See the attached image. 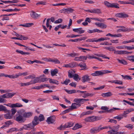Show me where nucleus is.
Here are the masks:
<instances>
[{"label":"nucleus","instance_id":"obj_1","mask_svg":"<svg viewBox=\"0 0 134 134\" xmlns=\"http://www.w3.org/2000/svg\"><path fill=\"white\" fill-rule=\"evenodd\" d=\"M25 112V110L24 109H22L18 111V114L16 116L15 120L19 122H23L25 120L23 117L22 116L23 115V113Z\"/></svg>","mask_w":134,"mask_h":134},{"label":"nucleus","instance_id":"obj_2","mask_svg":"<svg viewBox=\"0 0 134 134\" xmlns=\"http://www.w3.org/2000/svg\"><path fill=\"white\" fill-rule=\"evenodd\" d=\"M102 118V117H101L93 116L86 118L84 120L86 122H92L100 120Z\"/></svg>","mask_w":134,"mask_h":134},{"label":"nucleus","instance_id":"obj_3","mask_svg":"<svg viewBox=\"0 0 134 134\" xmlns=\"http://www.w3.org/2000/svg\"><path fill=\"white\" fill-rule=\"evenodd\" d=\"M101 126L98 127L93 128L90 130L91 133H95L99 132L101 130L104 129H106L108 128L107 126L101 127Z\"/></svg>","mask_w":134,"mask_h":134},{"label":"nucleus","instance_id":"obj_4","mask_svg":"<svg viewBox=\"0 0 134 134\" xmlns=\"http://www.w3.org/2000/svg\"><path fill=\"white\" fill-rule=\"evenodd\" d=\"M104 5L108 7L115 8H119L118 4L115 3H111L107 1H104Z\"/></svg>","mask_w":134,"mask_h":134},{"label":"nucleus","instance_id":"obj_5","mask_svg":"<svg viewBox=\"0 0 134 134\" xmlns=\"http://www.w3.org/2000/svg\"><path fill=\"white\" fill-rule=\"evenodd\" d=\"M114 53L116 55H125L131 54L132 52H129L126 51H116L115 49L114 51Z\"/></svg>","mask_w":134,"mask_h":134},{"label":"nucleus","instance_id":"obj_6","mask_svg":"<svg viewBox=\"0 0 134 134\" xmlns=\"http://www.w3.org/2000/svg\"><path fill=\"white\" fill-rule=\"evenodd\" d=\"M56 117L55 116L48 117L46 120V122L49 124H54L56 120Z\"/></svg>","mask_w":134,"mask_h":134},{"label":"nucleus","instance_id":"obj_7","mask_svg":"<svg viewBox=\"0 0 134 134\" xmlns=\"http://www.w3.org/2000/svg\"><path fill=\"white\" fill-rule=\"evenodd\" d=\"M39 123L38 117L35 116L32 123H30L33 128H34L36 125H37Z\"/></svg>","mask_w":134,"mask_h":134},{"label":"nucleus","instance_id":"obj_8","mask_svg":"<svg viewBox=\"0 0 134 134\" xmlns=\"http://www.w3.org/2000/svg\"><path fill=\"white\" fill-rule=\"evenodd\" d=\"M8 111H5V113H7L4 115V116L5 119H10L12 118L13 116L10 113V111L9 110H8Z\"/></svg>","mask_w":134,"mask_h":134},{"label":"nucleus","instance_id":"obj_9","mask_svg":"<svg viewBox=\"0 0 134 134\" xmlns=\"http://www.w3.org/2000/svg\"><path fill=\"white\" fill-rule=\"evenodd\" d=\"M31 16L33 19H37L38 18L40 17V15L38 14L35 12L32 11L30 13Z\"/></svg>","mask_w":134,"mask_h":134},{"label":"nucleus","instance_id":"obj_10","mask_svg":"<svg viewBox=\"0 0 134 134\" xmlns=\"http://www.w3.org/2000/svg\"><path fill=\"white\" fill-rule=\"evenodd\" d=\"M16 93H7L2 95V96L4 98H12Z\"/></svg>","mask_w":134,"mask_h":134},{"label":"nucleus","instance_id":"obj_11","mask_svg":"<svg viewBox=\"0 0 134 134\" xmlns=\"http://www.w3.org/2000/svg\"><path fill=\"white\" fill-rule=\"evenodd\" d=\"M33 80H31L30 82L31 85L35 84L36 83L40 82V78L37 77L35 78Z\"/></svg>","mask_w":134,"mask_h":134},{"label":"nucleus","instance_id":"obj_12","mask_svg":"<svg viewBox=\"0 0 134 134\" xmlns=\"http://www.w3.org/2000/svg\"><path fill=\"white\" fill-rule=\"evenodd\" d=\"M73 31L75 32H77L79 34H81L84 32L85 31L82 30V28L81 27L79 28L73 29Z\"/></svg>","mask_w":134,"mask_h":134},{"label":"nucleus","instance_id":"obj_13","mask_svg":"<svg viewBox=\"0 0 134 134\" xmlns=\"http://www.w3.org/2000/svg\"><path fill=\"white\" fill-rule=\"evenodd\" d=\"M78 66H79L81 68V70H87L88 68L87 67L85 63L81 62L79 65L78 64Z\"/></svg>","mask_w":134,"mask_h":134},{"label":"nucleus","instance_id":"obj_14","mask_svg":"<svg viewBox=\"0 0 134 134\" xmlns=\"http://www.w3.org/2000/svg\"><path fill=\"white\" fill-rule=\"evenodd\" d=\"M23 115L24 117L25 118H29L32 116L33 113L32 112H25L23 113Z\"/></svg>","mask_w":134,"mask_h":134},{"label":"nucleus","instance_id":"obj_15","mask_svg":"<svg viewBox=\"0 0 134 134\" xmlns=\"http://www.w3.org/2000/svg\"><path fill=\"white\" fill-rule=\"evenodd\" d=\"M11 108H14V107H23V105L19 103H16L15 104H12L9 106Z\"/></svg>","mask_w":134,"mask_h":134},{"label":"nucleus","instance_id":"obj_16","mask_svg":"<svg viewBox=\"0 0 134 134\" xmlns=\"http://www.w3.org/2000/svg\"><path fill=\"white\" fill-rule=\"evenodd\" d=\"M90 80L89 76L87 75H85L82 77V81L84 83L86 82L90 81Z\"/></svg>","mask_w":134,"mask_h":134},{"label":"nucleus","instance_id":"obj_17","mask_svg":"<svg viewBox=\"0 0 134 134\" xmlns=\"http://www.w3.org/2000/svg\"><path fill=\"white\" fill-rule=\"evenodd\" d=\"M88 99H84L83 98H76L75 99L74 101V102H81L82 103H83L84 102L86 101L89 100Z\"/></svg>","mask_w":134,"mask_h":134},{"label":"nucleus","instance_id":"obj_18","mask_svg":"<svg viewBox=\"0 0 134 134\" xmlns=\"http://www.w3.org/2000/svg\"><path fill=\"white\" fill-rule=\"evenodd\" d=\"M109 82H111V83H114L116 84H118L120 85H122L123 82L122 81L119 80H114L111 81H108Z\"/></svg>","mask_w":134,"mask_h":134},{"label":"nucleus","instance_id":"obj_19","mask_svg":"<svg viewBox=\"0 0 134 134\" xmlns=\"http://www.w3.org/2000/svg\"><path fill=\"white\" fill-rule=\"evenodd\" d=\"M74 125V123L72 122H70L66 123L64 125V127L65 128L71 127Z\"/></svg>","mask_w":134,"mask_h":134},{"label":"nucleus","instance_id":"obj_20","mask_svg":"<svg viewBox=\"0 0 134 134\" xmlns=\"http://www.w3.org/2000/svg\"><path fill=\"white\" fill-rule=\"evenodd\" d=\"M23 128L25 130H29L31 129L32 128H33L31 125L30 123L27 125H24L23 126Z\"/></svg>","mask_w":134,"mask_h":134},{"label":"nucleus","instance_id":"obj_21","mask_svg":"<svg viewBox=\"0 0 134 134\" xmlns=\"http://www.w3.org/2000/svg\"><path fill=\"white\" fill-rule=\"evenodd\" d=\"M18 83L20 85V86L21 87L28 86L31 85L30 81L26 83Z\"/></svg>","mask_w":134,"mask_h":134},{"label":"nucleus","instance_id":"obj_22","mask_svg":"<svg viewBox=\"0 0 134 134\" xmlns=\"http://www.w3.org/2000/svg\"><path fill=\"white\" fill-rule=\"evenodd\" d=\"M82 125H80L79 124H76L74 127L72 128V129L74 130H77L79 128H80L82 127Z\"/></svg>","mask_w":134,"mask_h":134},{"label":"nucleus","instance_id":"obj_23","mask_svg":"<svg viewBox=\"0 0 134 134\" xmlns=\"http://www.w3.org/2000/svg\"><path fill=\"white\" fill-rule=\"evenodd\" d=\"M58 72V70L57 69H55L53 70H52L51 73L52 76H53L55 75Z\"/></svg>","mask_w":134,"mask_h":134},{"label":"nucleus","instance_id":"obj_24","mask_svg":"<svg viewBox=\"0 0 134 134\" xmlns=\"http://www.w3.org/2000/svg\"><path fill=\"white\" fill-rule=\"evenodd\" d=\"M49 82L51 83L55 84L58 85L59 84L57 80L52 79H49Z\"/></svg>","mask_w":134,"mask_h":134},{"label":"nucleus","instance_id":"obj_25","mask_svg":"<svg viewBox=\"0 0 134 134\" xmlns=\"http://www.w3.org/2000/svg\"><path fill=\"white\" fill-rule=\"evenodd\" d=\"M12 124V122L10 120H9L8 121L5 122V125H4L1 128H3L4 127H8L9 125Z\"/></svg>","mask_w":134,"mask_h":134},{"label":"nucleus","instance_id":"obj_26","mask_svg":"<svg viewBox=\"0 0 134 134\" xmlns=\"http://www.w3.org/2000/svg\"><path fill=\"white\" fill-rule=\"evenodd\" d=\"M112 94L110 92H109L107 93H103L102 94V96L103 97H109L112 96Z\"/></svg>","mask_w":134,"mask_h":134},{"label":"nucleus","instance_id":"obj_27","mask_svg":"<svg viewBox=\"0 0 134 134\" xmlns=\"http://www.w3.org/2000/svg\"><path fill=\"white\" fill-rule=\"evenodd\" d=\"M34 25V24L33 23H26L24 24H20V26H22L24 27H29L31 26Z\"/></svg>","mask_w":134,"mask_h":134},{"label":"nucleus","instance_id":"obj_28","mask_svg":"<svg viewBox=\"0 0 134 134\" xmlns=\"http://www.w3.org/2000/svg\"><path fill=\"white\" fill-rule=\"evenodd\" d=\"M117 60L120 63L124 65H127V62L124 59L120 60L119 59H117Z\"/></svg>","mask_w":134,"mask_h":134},{"label":"nucleus","instance_id":"obj_29","mask_svg":"<svg viewBox=\"0 0 134 134\" xmlns=\"http://www.w3.org/2000/svg\"><path fill=\"white\" fill-rule=\"evenodd\" d=\"M94 95V94L93 93H84L83 96H82V97L85 98L88 97H92Z\"/></svg>","mask_w":134,"mask_h":134},{"label":"nucleus","instance_id":"obj_30","mask_svg":"<svg viewBox=\"0 0 134 134\" xmlns=\"http://www.w3.org/2000/svg\"><path fill=\"white\" fill-rule=\"evenodd\" d=\"M91 19L92 20H94L96 21H98L100 22H103L105 21V19H104L101 18H91Z\"/></svg>","mask_w":134,"mask_h":134},{"label":"nucleus","instance_id":"obj_31","mask_svg":"<svg viewBox=\"0 0 134 134\" xmlns=\"http://www.w3.org/2000/svg\"><path fill=\"white\" fill-rule=\"evenodd\" d=\"M92 13L101 14L102 13V12L100 9H94L92 10Z\"/></svg>","mask_w":134,"mask_h":134},{"label":"nucleus","instance_id":"obj_32","mask_svg":"<svg viewBox=\"0 0 134 134\" xmlns=\"http://www.w3.org/2000/svg\"><path fill=\"white\" fill-rule=\"evenodd\" d=\"M7 14H4L1 15L0 16V17L2 18V20L3 21L4 20H9V18L8 16L5 17V16H7Z\"/></svg>","mask_w":134,"mask_h":134},{"label":"nucleus","instance_id":"obj_33","mask_svg":"<svg viewBox=\"0 0 134 134\" xmlns=\"http://www.w3.org/2000/svg\"><path fill=\"white\" fill-rule=\"evenodd\" d=\"M74 79L76 81H79L80 80V78L79 77V75L77 74H75L73 75Z\"/></svg>","mask_w":134,"mask_h":134},{"label":"nucleus","instance_id":"obj_34","mask_svg":"<svg viewBox=\"0 0 134 134\" xmlns=\"http://www.w3.org/2000/svg\"><path fill=\"white\" fill-rule=\"evenodd\" d=\"M96 73L97 74V76L102 75L104 74V70L96 71Z\"/></svg>","mask_w":134,"mask_h":134},{"label":"nucleus","instance_id":"obj_35","mask_svg":"<svg viewBox=\"0 0 134 134\" xmlns=\"http://www.w3.org/2000/svg\"><path fill=\"white\" fill-rule=\"evenodd\" d=\"M67 54L69 57H75L79 56L78 54L74 52H73L70 54Z\"/></svg>","mask_w":134,"mask_h":134},{"label":"nucleus","instance_id":"obj_36","mask_svg":"<svg viewBox=\"0 0 134 134\" xmlns=\"http://www.w3.org/2000/svg\"><path fill=\"white\" fill-rule=\"evenodd\" d=\"M121 76L123 79L128 80H131L132 79L131 77L129 75H126L125 76L122 75Z\"/></svg>","mask_w":134,"mask_h":134},{"label":"nucleus","instance_id":"obj_37","mask_svg":"<svg viewBox=\"0 0 134 134\" xmlns=\"http://www.w3.org/2000/svg\"><path fill=\"white\" fill-rule=\"evenodd\" d=\"M77 104L75 103H74L72 104L70 109L71 110H72L76 109L77 108Z\"/></svg>","mask_w":134,"mask_h":134},{"label":"nucleus","instance_id":"obj_38","mask_svg":"<svg viewBox=\"0 0 134 134\" xmlns=\"http://www.w3.org/2000/svg\"><path fill=\"white\" fill-rule=\"evenodd\" d=\"M92 113V111H88L86 112H84L82 113L81 114V116H83L84 115H89Z\"/></svg>","mask_w":134,"mask_h":134},{"label":"nucleus","instance_id":"obj_39","mask_svg":"<svg viewBox=\"0 0 134 134\" xmlns=\"http://www.w3.org/2000/svg\"><path fill=\"white\" fill-rule=\"evenodd\" d=\"M126 59L130 61L134 62V55L127 57Z\"/></svg>","mask_w":134,"mask_h":134},{"label":"nucleus","instance_id":"obj_40","mask_svg":"<svg viewBox=\"0 0 134 134\" xmlns=\"http://www.w3.org/2000/svg\"><path fill=\"white\" fill-rule=\"evenodd\" d=\"M18 40H27L28 39V38L26 37H25L24 36L22 35H20V36L19 37H18Z\"/></svg>","mask_w":134,"mask_h":134},{"label":"nucleus","instance_id":"obj_41","mask_svg":"<svg viewBox=\"0 0 134 134\" xmlns=\"http://www.w3.org/2000/svg\"><path fill=\"white\" fill-rule=\"evenodd\" d=\"M8 111L6 107L2 105H0V111Z\"/></svg>","mask_w":134,"mask_h":134},{"label":"nucleus","instance_id":"obj_42","mask_svg":"<svg viewBox=\"0 0 134 134\" xmlns=\"http://www.w3.org/2000/svg\"><path fill=\"white\" fill-rule=\"evenodd\" d=\"M65 90L66 92L69 94H71L76 92V91L74 90H68L66 89Z\"/></svg>","mask_w":134,"mask_h":134},{"label":"nucleus","instance_id":"obj_43","mask_svg":"<svg viewBox=\"0 0 134 134\" xmlns=\"http://www.w3.org/2000/svg\"><path fill=\"white\" fill-rule=\"evenodd\" d=\"M16 131H18L17 129L16 128H12L9 129V130L7 131V132L8 133Z\"/></svg>","mask_w":134,"mask_h":134},{"label":"nucleus","instance_id":"obj_44","mask_svg":"<svg viewBox=\"0 0 134 134\" xmlns=\"http://www.w3.org/2000/svg\"><path fill=\"white\" fill-rule=\"evenodd\" d=\"M38 118V120L40 121H43L44 119V117L43 115L40 114Z\"/></svg>","mask_w":134,"mask_h":134},{"label":"nucleus","instance_id":"obj_45","mask_svg":"<svg viewBox=\"0 0 134 134\" xmlns=\"http://www.w3.org/2000/svg\"><path fill=\"white\" fill-rule=\"evenodd\" d=\"M129 15L125 13H121V17L122 18H128Z\"/></svg>","mask_w":134,"mask_h":134},{"label":"nucleus","instance_id":"obj_46","mask_svg":"<svg viewBox=\"0 0 134 134\" xmlns=\"http://www.w3.org/2000/svg\"><path fill=\"white\" fill-rule=\"evenodd\" d=\"M96 55L97 56H98V57H102L104 58L108 59H110L109 58L106 57L105 55H103V54H96Z\"/></svg>","mask_w":134,"mask_h":134},{"label":"nucleus","instance_id":"obj_47","mask_svg":"<svg viewBox=\"0 0 134 134\" xmlns=\"http://www.w3.org/2000/svg\"><path fill=\"white\" fill-rule=\"evenodd\" d=\"M74 10L73 9L71 8H67V14L72 13Z\"/></svg>","mask_w":134,"mask_h":134},{"label":"nucleus","instance_id":"obj_48","mask_svg":"<svg viewBox=\"0 0 134 134\" xmlns=\"http://www.w3.org/2000/svg\"><path fill=\"white\" fill-rule=\"evenodd\" d=\"M119 127V125H118L116 126H114L111 128H112V129L116 132L118 131Z\"/></svg>","mask_w":134,"mask_h":134},{"label":"nucleus","instance_id":"obj_49","mask_svg":"<svg viewBox=\"0 0 134 134\" xmlns=\"http://www.w3.org/2000/svg\"><path fill=\"white\" fill-rule=\"evenodd\" d=\"M59 12L61 13H63L64 14L67 13V8L59 10Z\"/></svg>","mask_w":134,"mask_h":134},{"label":"nucleus","instance_id":"obj_50","mask_svg":"<svg viewBox=\"0 0 134 134\" xmlns=\"http://www.w3.org/2000/svg\"><path fill=\"white\" fill-rule=\"evenodd\" d=\"M82 56L79 57H76L74 58V60L76 61H82Z\"/></svg>","mask_w":134,"mask_h":134},{"label":"nucleus","instance_id":"obj_51","mask_svg":"<svg viewBox=\"0 0 134 134\" xmlns=\"http://www.w3.org/2000/svg\"><path fill=\"white\" fill-rule=\"evenodd\" d=\"M71 110V109L69 108V109H67L66 110H65L64 111H63L61 114H64L66 113H68Z\"/></svg>","mask_w":134,"mask_h":134},{"label":"nucleus","instance_id":"obj_52","mask_svg":"<svg viewBox=\"0 0 134 134\" xmlns=\"http://www.w3.org/2000/svg\"><path fill=\"white\" fill-rule=\"evenodd\" d=\"M100 109L102 110L105 111V112H107L108 110L109 109V108L106 106H102Z\"/></svg>","mask_w":134,"mask_h":134},{"label":"nucleus","instance_id":"obj_53","mask_svg":"<svg viewBox=\"0 0 134 134\" xmlns=\"http://www.w3.org/2000/svg\"><path fill=\"white\" fill-rule=\"evenodd\" d=\"M70 81V80L69 79H66L63 82H61V83L62 84H64L66 85H67Z\"/></svg>","mask_w":134,"mask_h":134},{"label":"nucleus","instance_id":"obj_54","mask_svg":"<svg viewBox=\"0 0 134 134\" xmlns=\"http://www.w3.org/2000/svg\"><path fill=\"white\" fill-rule=\"evenodd\" d=\"M104 48L110 51H113L114 50V47H105Z\"/></svg>","mask_w":134,"mask_h":134},{"label":"nucleus","instance_id":"obj_55","mask_svg":"<svg viewBox=\"0 0 134 134\" xmlns=\"http://www.w3.org/2000/svg\"><path fill=\"white\" fill-rule=\"evenodd\" d=\"M123 118V115L120 116H117L116 117H115L113 118L114 119H117L119 121L121 119H122Z\"/></svg>","mask_w":134,"mask_h":134},{"label":"nucleus","instance_id":"obj_56","mask_svg":"<svg viewBox=\"0 0 134 134\" xmlns=\"http://www.w3.org/2000/svg\"><path fill=\"white\" fill-rule=\"evenodd\" d=\"M11 111L12 112L11 114L12 115V116H13V115L16 112V110L15 109L13 108L11 109Z\"/></svg>","mask_w":134,"mask_h":134},{"label":"nucleus","instance_id":"obj_57","mask_svg":"<svg viewBox=\"0 0 134 134\" xmlns=\"http://www.w3.org/2000/svg\"><path fill=\"white\" fill-rule=\"evenodd\" d=\"M125 127L128 129H131L133 127V125L130 124H128L125 126Z\"/></svg>","mask_w":134,"mask_h":134},{"label":"nucleus","instance_id":"obj_58","mask_svg":"<svg viewBox=\"0 0 134 134\" xmlns=\"http://www.w3.org/2000/svg\"><path fill=\"white\" fill-rule=\"evenodd\" d=\"M65 128L64 127V125L63 126L62 125H61L59 127H57V129L59 130H63Z\"/></svg>","mask_w":134,"mask_h":134},{"label":"nucleus","instance_id":"obj_59","mask_svg":"<svg viewBox=\"0 0 134 134\" xmlns=\"http://www.w3.org/2000/svg\"><path fill=\"white\" fill-rule=\"evenodd\" d=\"M86 41L87 42H96V38H93L91 39H88L86 40Z\"/></svg>","mask_w":134,"mask_h":134},{"label":"nucleus","instance_id":"obj_60","mask_svg":"<svg viewBox=\"0 0 134 134\" xmlns=\"http://www.w3.org/2000/svg\"><path fill=\"white\" fill-rule=\"evenodd\" d=\"M125 48L127 49L128 50H131L134 49V47L125 46Z\"/></svg>","mask_w":134,"mask_h":134},{"label":"nucleus","instance_id":"obj_61","mask_svg":"<svg viewBox=\"0 0 134 134\" xmlns=\"http://www.w3.org/2000/svg\"><path fill=\"white\" fill-rule=\"evenodd\" d=\"M46 2L45 1H42L37 3L36 5L42 4L43 5H45L46 4Z\"/></svg>","mask_w":134,"mask_h":134},{"label":"nucleus","instance_id":"obj_62","mask_svg":"<svg viewBox=\"0 0 134 134\" xmlns=\"http://www.w3.org/2000/svg\"><path fill=\"white\" fill-rule=\"evenodd\" d=\"M49 79L48 78H40V82H44L45 81H47L48 80H49Z\"/></svg>","mask_w":134,"mask_h":134},{"label":"nucleus","instance_id":"obj_63","mask_svg":"<svg viewBox=\"0 0 134 134\" xmlns=\"http://www.w3.org/2000/svg\"><path fill=\"white\" fill-rule=\"evenodd\" d=\"M110 129L111 130V131H109L108 132V133L109 134H116V132L115 131L113 130L110 127Z\"/></svg>","mask_w":134,"mask_h":134},{"label":"nucleus","instance_id":"obj_64","mask_svg":"<svg viewBox=\"0 0 134 134\" xmlns=\"http://www.w3.org/2000/svg\"><path fill=\"white\" fill-rule=\"evenodd\" d=\"M107 27V25L103 23H101L100 27L102 29H105Z\"/></svg>","mask_w":134,"mask_h":134}]
</instances>
